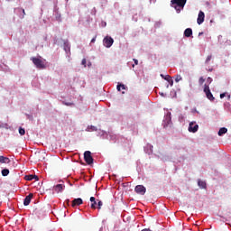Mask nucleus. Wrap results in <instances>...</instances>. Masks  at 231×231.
<instances>
[{"label": "nucleus", "mask_w": 231, "mask_h": 231, "mask_svg": "<svg viewBox=\"0 0 231 231\" xmlns=\"http://www.w3.org/2000/svg\"><path fill=\"white\" fill-rule=\"evenodd\" d=\"M192 35V30L190 28H187L184 31V36L185 37H190Z\"/></svg>", "instance_id": "dca6fc26"}, {"label": "nucleus", "mask_w": 231, "mask_h": 231, "mask_svg": "<svg viewBox=\"0 0 231 231\" xmlns=\"http://www.w3.org/2000/svg\"><path fill=\"white\" fill-rule=\"evenodd\" d=\"M19 134H21V136H24V134H26V130H24V128H23V127H20Z\"/></svg>", "instance_id": "412c9836"}, {"label": "nucleus", "mask_w": 231, "mask_h": 231, "mask_svg": "<svg viewBox=\"0 0 231 231\" xmlns=\"http://www.w3.org/2000/svg\"><path fill=\"white\" fill-rule=\"evenodd\" d=\"M198 185L200 187V189H207V183L201 180L198 181Z\"/></svg>", "instance_id": "a211bd4d"}, {"label": "nucleus", "mask_w": 231, "mask_h": 231, "mask_svg": "<svg viewBox=\"0 0 231 231\" xmlns=\"http://www.w3.org/2000/svg\"><path fill=\"white\" fill-rule=\"evenodd\" d=\"M207 81L208 82V84L212 83V78H208Z\"/></svg>", "instance_id": "c756f323"}, {"label": "nucleus", "mask_w": 231, "mask_h": 231, "mask_svg": "<svg viewBox=\"0 0 231 231\" xmlns=\"http://www.w3.org/2000/svg\"><path fill=\"white\" fill-rule=\"evenodd\" d=\"M134 62L135 66H138V60L134 59Z\"/></svg>", "instance_id": "7c9ffc66"}, {"label": "nucleus", "mask_w": 231, "mask_h": 231, "mask_svg": "<svg viewBox=\"0 0 231 231\" xmlns=\"http://www.w3.org/2000/svg\"><path fill=\"white\" fill-rule=\"evenodd\" d=\"M91 206L90 208L95 210L97 209V199L95 197H90Z\"/></svg>", "instance_id": "ddd939ff"}, {"label": "nucleus", "mask_w": 231, "mask_h": 231, "mask_svg": "<svg viewBox=\"0 0 231 231\" xmlns=\"http://www.w3.org/2000/svg\"><path fill=\"white\" fill-rule=\"evenodd\" d=\"M97 41V37H94L92 40H91V42H95Z\"/></svg>", "instance_id": "2f4dec72"}, {"label": "nucleus", "mask_w": 231, "mask_h": 231, "mask_svg": "<svg viewBox=\"0 0 231 231\" xmlns=\"http://www.w3.org/2000/svg\"><path fill=\"white\" fill-rule=\"evenodd\" d=\"M23 15H26V12L24 11V9H23Z\"/></svg>", "instance_id": "72a5a7b5"}, {"label": "nucleus", "mask_w": 231, "mask_h": 231, "mask_svg": "<svg viewBox=\"0 0 231 231\" xmlns=\"http://www.w3.org/2000/svg\"><path fill=\"white\" fill-rule=\"evenodd\" d=\"M161 95H162V97H163V93H162Z\"/></svg>", "instance_id": "e433bc0d"}, {"label": "nucleus", "mask_w": 231, "mask_h": 231, "mask_svg": "<svg viewBox=\"0 0 231 231\" xmlns=\"http://www.w3.org/2000/svg\"><path fill=\"white\" fill-rule=\"evenodd\" d=\"M210 60H212V55H209V56L207 57L206 64H208L210 62Z\"/></svg>", "instance_id": "b1692460"}, {"label": "nucleus", "mask_w": 231, "mask_h": 231, "mask_svg": "<svg viewBox=\"0 0 231 231\" xmlns=\"http://www.w3.org/2000/svg\"><path fill=\"white\" fill-rule=\"evenodd\" d=\"M32 62L34 64V66L38 69H46V62L45 60H42L40 58H35L32 57L31 58Z\"/></svg>", "instance_id": "f257e3e1"}, {"label": "nucleus", "mask_w": 231, "mask_h": 231, "mask_svg": "<svg viewBox=\"0 0 231 231\" xmlns=\"http://www.w3.org/2000/svg\"><path fill=\"white\" fill-rule=\"evenodd\" d=\"M113 42H115V40L109 36L105 37L103 40V43L106 48H111V46H113Z\"/></svg>", "instance_id": "39448f33"}, {"label": "nucleus", "mask_w": 231, "mask_h": 231, "mask_svg": "<svg viewBox=\"0 0 231 231\" xmlns=\"http://www.w3.org/2000/svg\"><path fill=\"white\" fill-rule=\"evenodd\" d=\"M63 50H64V51H66V53L69 57L71 55V46L69 45V42H64Z\"/></svg>", "instance_id": "9d476101"}, {"label": "nucleus", "mask_w": 231, "mask_h": 231, "mask_svg": "<svg viewBox=\"0 0 231 231\" xmlns=\"http://www.w3.org/2000/svg\"><path fill=\"white\" fill-rule=\"evenodd\" d=\"M90 129H91V131H97V126L91 125V126H90Z\"/></svg>", "instance_id": "c85d7f7f"}, {"label": "nucleus", "mask_w": 231, "mask_h": 231, "mask_svg": "<svg viewBox=\"0 0 231 231\" xmlns=\"http://www.w3.org/2000/svg\"><path fill=\"white\" fill-rule=\"evenodd\" d=\"M10 174L9 169H4L2 170V176H8Z\"/></svg>", "instance_id": "aec40b11"}, {"label": "nucleus", "mask_w": 231, "mask_h": 231, "mask_svg": "<svg viewBox=\"0 0 231 231\" xmlns=\"http://www.w3.org/2000/svg\"><path fill=\"white\" fill-rule=\"evenodd\" d=\"M180 80H182L181 75H177L175 78V82H180Z\"/></svg>", "instance_id": "393cba45"}, {"label": "nucleus", "mask_w": 231, "mask_h": 231, "mask_svg": "<svg viewBox=\"0 0 231 231\" xmlns=\"http://www.w3.org/2000/svg\"><path fill=\"white\" fill-rule=\"evenodd\" d=\"M199 35H203V32H199Z\"/></svg>", "instance_id": "c9c22d12"}, {"label": "nucleus", "mask_w": 231, "mask_h": 231, "mask_svg": "<svg viewBox=\"0 0 231 231\" xmlns=\"http://www.w3.org/2000/svg\"><path fill=\"white\" fill-rule=\"evenodd\" d=\"M164 80H167V82H169L171 84V86H172L174 84V81L172 80V78L169 75H167L165 78H164Z\"/></svg>", "instance_id": "6ab92c4d"}, {"label": "nucleus", "mask_w": 231, "mask_h": 231, "mask_svg": "<svg viewBox=\"0 0 231 231\" xmlns=\"http://www.w3.org/2000/svg\"><path fill=\"white\" fill-rule=\"evenodd\" d=\"M83 203H84V200H82V199L80 198L74 199L71 202V207L75 208V207H80V205H82Z\"/></svg>", "instance_id": "6e6552de"}, {"label": "nucleus", "mask_w": 231, "mask_h": 231, "mask_svg": "<svg viewBox=\"0 0 231 231\" xmlns=\"http://www.w3.org/2000/svg\"><path fill=\"white\" fill-rule=\"evenodd\" d=\"M123 88V89H125V85L124 84H118L116 88H117V91H121V88Z\"/></svg>", "instance_id": "4be33fe9"}, {"label": "nucleus", "mask_w": 231, "mask_h": 231, "mask_svg": "<svg viewBox=\"0 0 231 231\" xmlns=\"http://www.w3.org/2000/svg\"><path fill=\"white\" fill-rule=\"evenodd\" d=\"M161 77H162V79H165V77L163 76V74H161Z\"/></svg>", "instance_id": "f704fd0d"}, {"label": "nucleus", "mask_w": 231, "mask_h": 231, "mask_svg": "<svg viewBox=\"0 0 231 231\" xmlns=\"http://www.w3.org/2000/svg\"><path fill=\"white\" fill-rule=\"evenodd\" d=\"M32 198H33V193H30L28 196L25 197L23 200L24 207H28V205H30Z\"/></svg>", "instance_id": "9b49d317"}, {"label": "nucleus", "mask_w": 231, "mask_h": 231, "mask_svg": "<svg viewBox=\"0 0 231 231\" xmlns=\"http://www.w3.org/2000/svg\"><path fill=\"white\" fill-rule=\"evenodd\" d=\"M204 83H205V79H203V77H200L199 79V84L200 86H203Z\"/></svg>", "instance_id": "5701e85b"}, {"label": "nucleus", "mask_w": 231, "mask_h": 231, "mask_svg": "<svg viewBox=\"0 0 231 231\" xmlns=\"http://www.w3.org/2000/svg\"><path fill=\"white\" fill-rule=\"evenodd\" d=\"M136 194H141V196H144L147 189L143 187V185H137L134 189Z\"/></svg>", "instance_id": "423d86ee"}, {"label": "nucleus", "mask_w": 231, "mask_h": 231, "mask_svg": "<svg viewBox=\"0 0 231 231\" xmlns=\"http://www.w3.org/2000/svg\"><path fill=\"white\" fill-rule=\"evenodd\" d=\"M55 192H62L66 186L64 184H57L53 187Z\"/></svg>", "instance_id": "f8f14e48"}, {"label": "nucleus", "mask_w": 231, "mask_h": 231, "mask_svg": "<svg viewBox=\"0 0 231 231\" xmlns=\"http://www.w3.org/2000/svg\"><path fill=\"white\" fill-rule=\"evenodd\" d=\"M26 180L28 181H32V180H36V181H39V177H37V175H29L27 176Z\"/></svg>", "instance_id": "f3484780"}, {"label": "nucleus", "mask_w": 231, "mask_h": 231, "mask_svg": "<svg viewBox=\"0 0 231 231\" xmlns=\"http://www.w3.org/2000/svg\"><path fill=\"white\" fill-rule=\"evenodd\" d=\"M86 62H87L86 59H83L81 61L82 66H84L85 68H86Z\"/></svg>", "instance_id": "bb28decb"}, {"label": "nucleus", "mask_w": 231, "mask_h": 231, "mask_svg": "<svg viewBox=\"0 0 231 231\" xmlns=\"http://www.w3.org/2000/svg\"><path fill=\"white\" fill-rule=\"evenodd\" d=\"M199 125H195L194 122L189 123V133H198Z\"/></svg>", "instance_id": "1a4fd4ad"}, {"label": "nucleus", "mask_w": 231, "mask_h": 231, "mask_svg": "<svg viewBox=\"0 0 231 231\" xmlns=\"http://www.w3.org/2000/svg\"><path fill=\"white\" fill-rule=\"evenodd\" d=\"M225 97H226V93L220 94V98H225Z\"/></svg>", "instance_id": "cd10ccee"}, {"label": "nucleus", "mask_w": 231, "mask_h": 231, "mask_svg": "<svg viewBox=\"0 0 231 231\" xmlns=\"http://www.w3.org/2000/svg\"><path fill=\"white\" fill-rule=\"evenodd\" d=\"M0 163H10V158L1 155Z\"/></svg>", "instance_id": "4468645a"}, {"label": "nucleus", "mask_w": 231, "mask_h": 231, "mask_svg": "<svg viewBox=\"0 0 231 231\" xmlns=\"http://www.w3.org/2000/svg\"><path fill=\"white\" fill-rule=\"evenodd\" d=\"M204 93L206 94L207 98H208V100H210L211 102H214V100H216L214 95H212V92H210V87H208V85L207 84L204 85Z\"/></svg>", "instance_id": "7ed1b4c3"}, {"label": "nucleus", "mask_w": 231, "mask_h": 231, "mask_svg": "<svg viewBox=\"0 0 231 231\" xmlns=\"http://www.w3.org/2000/svg\"><path fill=\"white\" fill-rule=\"evenodd\" d=\"M102 205H103L102 200H98V202H97V208L99 210H100V208H102Z\"/></svg>", "instance_id": "a878e982"}, {"label": "nucleus", "mask_w": 231, "mask_h": 231, "mask_svg": "<svg viewBox=\"0 0 231 231\" xmlns=\"http://www.w3.org/2000/svg\"><path fill=\"white\" fill-rule=\"evenodd\" d=\"M84 160L88 165H91L93 163V156H91V152L89 151H86L84 152Z\"/></svg>", "instance_id": "20e7f679"}, {"label": "nucleus", "mask_w": 231, "mask_h": 231, "mask_svg": "<svg viewBox=\"0 0 231 231\" xmlns=\"http://www.w3.org/2000/svg\"><path fill=\"white\" fill-rule=\"evenodd\" d=\"M197 23L198 24H203V23H205V13L203 11L199 12Z\"/></svg>", "instance_id": "0eeeda50"}, {"label": "nucleus", "mask_w": 231, "mask_h": 231, "mask_svg": "<svg viewBox=\"0 0 231 231\" xmlns=\"http://www.w3.org/2000/svg\"><path fill=\"white\" fill-rule=\"evenodd\" d=\"M65 106H73V103H65Z\"/></svg>", "instance_id": "473e14b6"}, {"label": "nucleus", "mask_w": 231, "mask_h": 231, "mask_svg": "<svg viewBox=\"0 0 231 231\" xmlns=\"http://www.w3.org/2000/svg\"><path fill=\"white\" fill-rule=\"evenodd\" d=\"M226 133H228V129L222 127L218 131V136H223V134H226Z\"/></svg>", "instance_id": "2eb2a0df"}, {"label": "nucleus", "mask_w": 231, "mask_h": 231, "mask_svg": "<svg viewBox=\"0 0 231 231\" xmlns=\"http://www.w3.org/2000/svg\"><path fill=\"white\" fill-rule=\"evenodd\" d=\"M171 5L177 10L178 14H180V10L178 8H184L185 5H187V0H171Z\"/></svg>", "instance_id": "f03ea898"}]
</instances>
